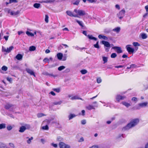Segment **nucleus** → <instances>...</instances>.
I'll list each match as a JSON object with an SVG mask.
<instances>
[{
    "mask_svg": "<svg viewBox=\"0 0 148 148\" xmlns=\"http://www.w3.org/2000/svg\"><path fill=\"white\" fill-rule=\"evenodd\" d=\"M139 122V120L138 119H135L131 121L125 127L123 128V130H127L134 127Z\"/></svg>",
    "mask_w": 148,
    "mask_h": 148,
    "instance_id": "obj_1",
    "label": "nucleus"
},
{
    "mask_svg": "<svg viewBox=\"0 0 148 148\" xmlns=\"http://www.w3.org/2000/svg\"><path fill=\"white\" fill-rule=\"evenodd\" d=\"M101 42L104 45L106 51V52H108L110 48V44L109 42H108L104 40L102 41Z\"/></svg>",
    "mask_w": 148,
    "mask_h": 148,
    "instance_id": "obj_2",
    "label": "nucleus"
},
{
    "mask_svg": "<svg viewBox=\"0 0 148 148\" xmlns=\"http://www.w3.org/2000/svg\"><path fill=\"white\" fill-rule=\"evenodd\" d=\"M125 12V10L123 9L120 11L117 14V16L119 19H121L124 16Z\"/></svg>",
    "mask_w": 148,
    "mask_h": 148,
    "instance_id": "obj_3",
    "label": "nucleus"
},
{
    "mask_svg": "<svg viewBox=\"0 0 148 148\" xmlns=\"http://www.w3.org/2000/svg\"><path fill=\"white\" fill-rule=\"evenodd\" d=\"M131 46V45H127L125 47L127 51L129 53H133L134 51V48H132L130 47Z\"/></svg>",
    "mask_w": 148,
    "mask_h": 148,
    "instance_id": "obj_4",
    "label": "nucleus"
},
{
    "mask_svg": "<svg viewBox=\"0 0 148 148\" xmlns=\"http://www.w3.org/2000/svg\"><path fill=\"white\" fill-rule=\"evenodd\" d=\"M60 148H70V146L62 142H60L59 144Z\"/></svg>",
    "mask_w": 148,
    "mask_h": 148,
    "instance_id": "obj_5",
    "label": "nucleus"
},
{
    "mask_svg": "<svg viewBox=\"0 0 148 148\" xmlns=\"http://www.w3.org/2000/svg\"><path fill=\"white\" fill-rule=\"evenodd\" d=\"M112 49L116 50V51L117 53H121L122 52L121 48L120 47L117 46L113 47L112 48Z\"/></svg>",
    "mask_w": 148,
    "mask_h": 148,
    "instance_id": "obj_6",
    "label": "nucleus"
},
{
    "mask_svg": "<svg viewBox=\"0 0 148 148\" xmlns=\"http://www.w3.org/2000/svg\"><path fill=\"white\" fill-rule=\"evenodd\" d=\"M147 104L148 103L147 102L139 103L138 104V107L137 109H139L141 108H142L144 107H145L147 106Z\"/></svg>",
    "mask_w": 148,
    "mask_h": 148,
    "instance_id": "obj_7",
    "label": "nucleus"
},
{
    "mask_svg": "<svg viewBox=\"0 0 148 148\" xmlns=\"http://www.w3.org/2000/svg\"><path fill=\"white\" fill-rule=\"evenodd\" d=\"M26 70L27 72L30 75H33L34 77H35V75L34 73L33 70L29 68L26 69Z\"/></svg>",
    "mask_w": 148,
    "mask_h": 148,
    "instance_id": "obj_8",
    "label": "nucleus"
},
{
    "mask_svg": "<svg viewBox=\"0 0 148 148\" xmlns=\"http://www.w3.org/2000/svg\"><path fill=\"white\" fill-rule=\"evenodd\" d=\"M126 97L125 96H121L118 95L116 96V99L118 102H119L120 100H123Z\"/></svg>",
    "mask_w": 148,
    "mask_h": 148,
    "instance_id": "obj_9",
    "label": "nucleus"
},
{
    "mask_svg": "<svg viewBox=\"0 0 148 148\" xmlns=\"http://www.w3.org/2000/svg\"><path fill=\"white\" fill-rule=\"evenodd\" d=\"M78 14L80 16H83L86 14V13L84 10H78Z\"/></svg>",
    "mask_w": 148,
    "mask_h": 148,
    "instance_id": "obj_10",
    "label": "nucleus"
},
{
    "mask_svg": "<svg viewBox=\"0 0 148 148\" xmlns=\"http://www.w3.org/2000/svg\"><path fill=\"white\" fill-rule=\"evenodd\" d=\"M97 107V106L96 105V106H93L92 105H89L88 106L86 107V108L88 109V110H90L91 109H94L95 108L94 107Z\"/></svg>",
    "mask_w": 148,
    "mask_h": 148,
    "instance_id": "obj_11",
    "label": "nucleus"
},
{
    "mask_svg": "<svg viewBox=\"0 0 148 148\" xmlns=\"http://www.w3.org/2000/svg\"><path fill=\"white\" fill-rule=\"evenodd\" d=\"M13 48L14 47L13 46H10L9 48H7L6 49H5V52H6L7 53H9Z\"/></svg>",
    "mask_w": 148,
    "mask_h": 148,
    "instance_id": "obj_12",
    "label": "nucleus"
},
{
    "mask_svg": "<svg viewBox=\"0 0 148 148\" xmlns=\"http://www.w3.org/2000/svg\"><path fill=\"white\" fill-rule=\"evenodd\" d=\"M23 56L20 54H18L15 57V58L18 60H22Z\"/></svg>",
    "mask_w": 148,
    "mask_h": 148,
    "instance_id": "obj_13",
    "label": "nucleus"
},
{
    "mask_svg": "<svg viewBox=\"0 0 148 148\" xmlns=\"http://www.w3.org/2000/svg\"><path fill=\"white\" fill-rule=\"evenodd\" d=\"M26 130V128L24 126H22L20 127L19 132H20L22 133L24 132Z\"/></svg>",
    "mask_w": 148,
    "mask_h": 148,
    "instance_id": "obj_14",
    "label": "nucleus"
},
{
    "mask_svg": "<svg viewBox=\"0 0 148 148\" xmlns=\"http://www.w3.org/2000/svg\"><path fill=\"white\" fill-rule=\"evenodd\" d=\"M57 57L58 58L59 60H61L62 59L63 57V54L61 53H59L57 54Z\"/></svg>",
    "mask_w": 148,
    "mask_h": 148,
    "instance_id": "obj_15",
    "label": "nucleus"
},
{
    "mask_svg": "<svg viewBox=\"0 0 148 148\" xmlns=\"http://www.w3.org/2000/svg\"><path fill=\"white\" fill-rule=\"evenodd\" d=\"M98 37L99 39H103L105 40H107L108 38L106 36H102L101 34H100L98 36Z\"/></svg>",
    "mask_w": 148,
    "mask_h": 148,
    "instance_id": "obj_16",
    "label": "nucleus"
},
{
    "mask_svg": "<svg viewBox=\"0 0 148 148\" xmlns=\"http://www.w3.org/2000/svg\"><path fill=\"white\" fill-rule=\"evenodd\" d=\"M76 116V115L74 114H70L68 116L69 120H70L71 119L75 117Z\"/></svg>",
    "mask_w": 148,
    "mask_h": 148,
    "instance_id": "obj_17",
    "label": "nucleus"
},
{
    "mask_svg": "<svg viewBox=\"0 0 148 148\" xmlns=\"http://www.w3.org/2000/svg\"><path fill=\"white\" fill-rule=\"evenodd\" d=\"M20 13L19 11H17L16 12L12 11V12H11V15L12 16H15L18 15Z\"/></svg>",
    "mask_w": 148,
    "mask_h": 148,
    "instance_id": "obj_18",
    "label": "nucleus"
},
{
    "mask_svg": "<svg viewBox=\"0 0 148 148\" xmlns=\"http://www.w3.org/2000/svg\"><path fill=\"white\" fill-rule=\"evenodd\" d=\"M43 74L47 76H49L50 77H55V75H53V74H49L46 72L43 73Z\"/></svg>",
    "mask_w": 148,
    "mask_h": 148,
    "instance_id": "obj_19",
    "label": "nucleus"
},
{
    "mask_svg": "<svg viewBox=\"0 0 148 148\" xmlns=\"http://www.w3.org/2000/svg\"><path fill=\"white\" fill-rule=\"evenodd\" d=\"M71 99L72 100H75V99H81L82 100H83L81 98H79L77 96H74L73 97H72L71 98Z\"/></svg>",
    "mask_w": 148,
    "mask_h": 148,
    "instance_id": "obj_20",
    "label": "nucleus"
},
{
    "mask_svg": "<svg viewBox=\"0 0 148 148\" xmlns=\"http://www.w3.org/2000/svg\"><path fill=\"white\" fill-rule=\"evenodd\" d=\"M7 146L5 144L2 143H0V148H6Z\"/></svg>",
    "mask_w": 148,
    "mask_h": 148,
    "instance_id": "obj_21",
    "label": "nucleus"
},
{
    "mask_svg": "<svg viewBox=\"0 0 148 148\" xmlns=\"http://www.w3.org/2000/svg\"><path fill=\"white\" fill-rule=\"evenodd\" d=\"M53 1L51 0H47L42 1L41 3H51L53 2Z\"/></svg>",
    "mask_w": 148,
    "mask_h": 148,
    "instance_id": "obj_22",
    "label": "nucleus"
},
{
    "mask_svg": "<svg viewBox=\"0 0 148 148\" xmlns=\"http://www.w3.org/2000/svg\"><path fill=\"white\" fill-rule=\"evenodd\" d=\"M120 28L119 27H117L113 29V31L118 33L120 30Z\"/></svg>",
    "mask_w": 148,
    "mask_h": 148,
    "instance_id": "obj_23",
    "label": "nucleus"
},
{
    "mask_svg": "<svg viewBox=\"0 0 148 148\" xmlns=\"http://www.w3.org/2000/svg\"><path fill=\"white\" fill-rule=\"evenodd\" d=\"M88 38L91 40H97V39L94 37H93L92 35H88Z\"/></svg>",
    "mask_w": 148,
    "mask_h": 148,
    "instance_id": "obj_24",
    "label": "nucleus"
},
{
    "mask_svg": "<svg viewBox=\"0 0 148 148\" xmlns=\"http://www.w3.org/2000/svg\"><path fill=\"white\" fill-rule=\"evenodd\" d=\"M40 6V4L39 3H35L34 4V7L36 8H39Z\"/></svg>",
    "mask_w": 148,
    "mask_h": 148,
    "instance_id": "obj_25",
    "label": "nucleus"
},
{
    "mask_svg": "<svg viewBox=\"0 0 148 148\" xmlns=\"http://www.w3.org/2000/svg\"><path fill=\"white\" fill-rule=\"evenodd\" d=\"M66 13L67 15L73 17V13L70 11H67Z\"/></svg>",
    "mask_w": 148,
    "mask_h": 148,
    "instance_id": "obj_26",
    "label": "nucleus"
},
{
    "mask_svg": "<svg viewBox=\"0 0 148 148\" xmlns=\"http://www.w3.org/2000/svg\"><path fill=\"white\" fill-rule=\"evenodd\" d=\"M12 106V105L10 104H7L5 106V108L6 109H10Z\"/></svg>",
    "mask_w": 148,
    "mask_h": 148,
    "instance_id": "obj_27",
    "label": "nucleus"
},
{
    "mask_svg": "<svg viewBox=\"0 0 148 148\" xmlns=\"http://www.w3.org/2000/svg\"><path fill=\"white\" fill-rule=\"evenodd\" d=\"M26 34L28 36L32 37L34 36V34L33 33L28 31L26 32Z\"/></svg>",
    "mask_w": 148,
    "mask_h": 148,
    "instance_id": "obj_28",
    "label": "nucleus"
},
{
    "mask_svg": "<svg viewBox=\"0 0 148 148\" xmlns=\"http://www.w3.org/2000/svg\"><path fill=\"white\" fill-rule=\"evenodd\" d=\"M76 21L77 23H78V24L82 27H83V23L82 21H79L77 19L75 20Z\"/></svg>",
    "mask_w": 148,
    "mask_h": 148,
    "instance_id": "obj_29",
    "label": "nucleus"
},
{
    "mask_svg": "<svg viewBox=\"0 0 148 148\" xmlns=\"http://www.w3.org/2000/svg\"><path fill=\"white\" fill-rule=\"evenodd\" d=\"M52 60V58H50L49 59H48L47 58H45L43 60V61L44 62H49V60Z\"/></svg>",
    "mask_w": 148,
    "mask_h": 148,
    "instance_id": "obj_30",
    "label": "nucleus"
},
{
    "mask_svg": "<svg viewBox=\"0 0 148 148\" xmlns=\"http://www.w3.org/2000/svg\"><path fill=\"white\" fill-rule=\"evenodd\" d=\"M36 49V47L34 46H31L29 47V50L31 51H34Z\"/></svg>",
    "mask_w": 148,
    "mask_h": 148,
    "instance_id": "obj_31",
    "label": "nucleus"
},
{
    "mask_svg": "<svg viewBox=\"0 0 148 148\" xmlns=\"http://www.w3.org/2000/svg\"><path fill=\"white\" fill-rule=\"evenodd\" d=\"M5 12H7L8 14H11V12H12V11H11V10L8 8H5Z\"/></svg>",
    "mask_w": 148,
    "mask_h": 148,
    "instance_id": "obj_32",
    "label": "nucleus"
},
{
    "mask_svg": "<svg viewBox=\"0 0 148 148\" xmlns=\"http://www.w3.org/2000/svg\"><path fill=\"white\" fill-rule=\"evenodd\" d=\"M122 103L123 105L127 107H129L130 106V103H128L125 102H122Z\"/></svg>",
    "mask_w": 148,
    "mask_h": 148,
    "instance_id": "obj_33",
    "label": "nucleus"
},
{
    "mask_svg": "<svg viewBox=\"0 0 148 148\" xmlns=\"http://www.w3.org/2000/svg\"><path fill=\"white\" fill-rule=\"evenodd\" d=\"M42 129L44 130H48L49 129V127L47 125L45 126L42 127Z\"/></svg>",
    "mask_w": 148,
    "mask_h": 148,
    "instance_id": "obj_34",
    "label": "nucleus"
},
{
    "mask_svg": "<svg viewBox=\"0 0 148 148\" xmlns=\"http://www.w3.org/2000/svg\"><path fill=\"white\" fill-rule=\"evenodd\" d=\"M5 124L2 123L0 124V129L5 128Z\"/></svg>",
    "mask_w": 148,
    "mask_h": 148,
    "instance_id": "obj_35",
    "label": "nucleus"
},
{
    "mask_svg": "<svg viewBox=\"0 0 148 148\" xmlns=\"http://www.w3.org/2000/svg\"><path fill=\"white\" fill-rule=\"evenodd\" d=\"M33 139V138L32 137H31L30 138H29L27 141V143L29 144H30L31 143V140H32Z\"/></svg>",
    "mask_w": 148,
    "mask_h": 148,
    "instance_id": "obj_36",
    "label": "nucleus"
},
{
    "mask_svg": "<svg viewBox=\"0 0 148 148\" xmlns=\"http://www.w3.org/2000/svg\"><path fill=\"white\" fill-rule=\"evenodd\" d=\"M67 55L66 54H64V56H63L62 60L63 61H65L67 58Z\"/></svg>",
    "mask_w": 148,
    "mask_h": 148,
    "instance_id": "obj_37",
    "label": "nucleus"
},
{
    "mask_svg": "<svg viewBox=\"0 0 148 148\" xmlns=\"http://www.w3.org/2000/svg\"><path fill=\"white\" fill-rule=\"evenodd\" d=\"M102 58L104 62V64H105V63L107 62L108 61V58L107 57L103 56L102 57Z\"/></svg>",
    "mask_w": 148,
    "mask_h": 148,
    "instance_id": "obj_38",
    "label": "nucleus"
},
{
    "mask_svg": "<svg viewBox=\"0 0 148 148\" xmlns=\"http://www.w3.org/2000/svg\"><path fill=\"white\" fill-rule=\"evenodd\" d=\"M141 37L143 39H145L147 38V36L145 34L143 33L141 34Z\"/></svg>",
    "mask_w": 148,
    "mask_h": 148,
    "instance_id": "obj_39",
    "label": "nucleus"
},
{
    "mask_svg": "<svg viewBox=\"0 0 148 148\" xmlns=\"http://www.w3.org/2000/svg\"><path fill=\"white\" fill-rule=\"evenodd\" d=\"M80 72L82 74H85L87 73V71L85 69H83L80 71Z\"/></svg>",
    "mask_w": 148,
    "mask_h": 148,
    "instance_id": "obj_40",
    "label": "nucleus"
},
{
    "mask_svg": "<svg viewBox=\"0 0 148 148\" xmlns=\"http://www.w3.org/2000/svg\"><path fill=\"white\" fill-rule=\"evenodd\" d=\"M65 68V66H60V67H59L58 68V70H59L60 71H61L64 69Z\"/></svg>",
    "mask_w": 148,
    "mask_h": 148,
    "instance_id": "obj_41",
    "label": "nucleus"
},
{
    "mask_svg": "<svg viewBox=\"0 0 148 148\" xmlns=\"http://www.w3.org/2000/svg\"><path fill=\"white\" fill-rule=\"evenodd\" d=\"M45 115L44 114L42 113H38L37 114V116L38 118L41 117Z\"/></svg>",
    "mask_w": 148,
    "mask_h": 148,
    "instance_id": "obj_42",
    "label": "nucleus"
},
{
    "mask_svg": "<svg viewBox=\"0 0 148 148\" xmlns=\"http://www.w3.org/2000/svg\"><path fill=\"white\" fill-rule=\"evenodd\" d=\"M49 16L47 15H45V21L46 23H48L49 22Z\"/></svg>",
    "mask_w": 148,
    "mask_h": 148,
    "instance_id": "obj_43",
    "label": "nucleus"
},
{
    "mask_svg": "<svg viewBox=\"0 0 148 148\" xmlns=\"http://www.w3.org/2000/svg\"><path fill=\"white\" fill-rule=\"evenodd\" d=\"M1 69L2 70L4 71H6L7 70L8 68L6 66H3L2 67Z\"/></svg>",
    "mask_w": 148,
    "mask_h": 148,
    "instance_id": "obj_44",
    "label": "nucleus"
},
{
    "mask_svg": "<svg viewBox=\"0 0 148 148\" xmlns=\"http://www.w3.org/2000/svg\"><path fill=\"white\" fill-rule=\"evenodd\" d=\"M117 56V55L116 53H113L111 55V57L112 58H115Z\"/></svg>",
    "mask_w": 148,
    "mask_h": 148,
    "instance_id": "obj_45",
    "label": "nucleus"
},
{
    "mask_svg": "<svg viewBox=\"0 0 148 148\" xmlns=\"http://www.w3.org/2000/svg\"><path fill=\"white\" fill-rule=\"evenodd\" d=\"M133 45L135 47L140 46V44H139L138 42H133Z\"/></svg>",
    "mask_w": 148,
    "mask_h": 148,
    "instance_id": "obj_46",
    "label": "nucleus"
},
{
    "mask_svg": "<svg viewBox=\"0 0 148 148\" xmlns=\"http://www.w3.org/2000/svg\"><path fill=\"white\" fill-rule=\"evenodd\" d=\"M94 46L95 48L98 49L99 48V41L97 42L94 45Z\"/></svg>",
    "mask_w": 148,
    "mask_h": 148,
    "instance_id": "obj_47",
    "label": "nucleus"
},
{
    "mask_svg": "<svg viewBox=\"0 0 148 148\" xmlns=\"http://www.w3.org/2000/svg\"><path fill=\"white\" fill-rule=\"evenodd\" d=\"M110 32V30L107 29H105L104 31V32L107 34L109 33Z\"/></svg>",
    "mask_w": 148,
    "mask_h": 148,
    "instance_id": "obj_48",
    "label": "nucleus"
},
{
    "mask_svg": "<svg viewBox=\"0 0 148 148\" xmlns=\"http://www.w3.org/2000/svg\"><path fill=\"white\" fill-rule=\"evenodd\" d=\"M63 138L60 136H58L57 138V140L59 141H62Z\"/></svg>",
    "mask_w": 148,
    "mask_h": 148,
    "instance_id": "obj_49",
    "label": "nucleus"
},
{
    "mask_svg": "<svg viewBox=\"0 0 148 148\" xmlns=\"http://www.w3.org/2000/svg\"><path fill=\"white\" fill-rule=\"evenodd\" d=\"M26 129H29L30 128V126L29 124H25L24 126Z\"/></svg>",
    "mask_w": 148,
    "mask_h": 148,
    "instance_id": "obj_50",
    "label": "nucleus"
},
{
    "mask_svg": "<svg viewBox=\"0 0 148 148\" xmlns=\"http://www.w3.org/2000/svg\"><path fill=\"white\" fill-rule=\"evenodd\" d=\"M7 128L8 130L10 131L12 129V127L11 125H8L7 126Z\"/></svg>",
    "mask_w": 148,
    "mask_h": 148,
    "instance_id": "obj_51",
    "label": "nucleus"
},
{
    "mask_svg": "<svg viewBox=\"0 0 148 148\" xmlns=\"http://www.w3.org/2000/svg\"><path fill=\"white\" fill-rule=\"evenodd\" d=\"M9 146L13 148H15V146L14 144L12 143H10L9 144Z\"/></svg>",
    "mask_w": 148,
    "mask_h": 148,
    "instance_id": "obj_52",
    "label": "nucleus"
},
{
    "mask_svg": "<svg viewBox=\"0 0 148 148\" xmlns=\"http://www.w3.org/2000/svg\"><path fill=\"white\" fill-rule=\"evenodd\" d=\"M102 80L100 78H98L97 79V82L98 83H100L101 82Z\"/></svg>",
    "mask_w": 148,
    "mask_h": 148,
    "instance_id": "obj_53",
    "label": "nucleus"
},
{
    "mask_svg": "<svg viewBox=\"0 0 148 148\" xmlns=\"http://www.w3.org/2000/svg\"><path fill=\"white\" fill-rule=\"evenodd\" d=\"M84 141V139L83 137H82L80 138L78 140V142H81Z\"/></svg>",
    "mask_w": 148,
    "mask_h": 148,
    "instance_id": "obj_54",
    "label": "nucleus"
},
{
    "mask_svg": "<svg viewBox=\"0 0 148 148\" xmlns=\"http://www.w3.org/2000/svg\"><path fill=\"white\" fill-rule=\"evenodd\" d=\"M79 0H77L75 2L73 3V4L75 5H78L79 4Z\"/></svg>",
    "mask_w": 148,
    "mask_h": 148,
    "instance_id": "obj_55",
    "label": "nucleus"
},
{
    "mask_svg": "<svg viewBox=\"0 0 148 148\" xmlns=\"http://www.w3.org/2000/svg\"><path fill=\"white\" fill-rule=\"evenodd\" d=\"M131 67L132 68H136L137 67V65L135 64H132L130 65Z\"/></svg>",
    "mask_w": 148,
    "mask_h": 148,
    "instance_id": "obj_56",
    "label": "nucleus"
},
{
    "mask_svg": "<svg viewBox=\"0 0 148 148\" xmlns=\"http://www.w3.org/2000/svg\"><path fill=\"white\" fill-rule=\"evenodd\" d=\"M10 3H17V0H10L9 1Z\"/></svg>",
    "mask_w": 148,
    "mask_h": 148,
    "instance_id": "obj_57",
    "label": "nucleus"
},
{
    "mask_svg": "<svg viewBox=\"0 0 148 148\" xmlns=\"http://www.w3.org/2000/svg\"><path fill=\"white\" fill-rule=\"evenodd\" d=\"M62 103V101H56V105H60Z\"/></svg>",
    "mask_w": 148,
    "mask_h": 148,
    "instance_id": "obj_58",
    "label": "nucleus"
},
{
    "mask_svg": "<svg viewBox=\"0 0 148 148\" xmlns=\"http://www.w3.org/2000/svg\"><path fill=\"white\" fill-rule=\"evenodd\" d=\"M61 88H56V92L59 93L60 91Z\"/></svg>",
    "mask_w": 148,
    "mask_h": 148,
    "instance_id": "obj_59",
    "label": "nucleus"
},
{
    "mask_svg": "<svg viewBox=\"0 0 148 148\" xmlns=\"http://www.w3.org/2000/svg\"><path fill=\"white\" fill-rule=\"evenodd\" d=\"M77 47V50L80 49V50H83V49H86V48H85V47L80 48V47H76L75 48L76 49Z\"/></svg>",
    "mask_w": 148,
    "mask_h": 148,
    "instance_id": "obj_60",
    "label": "nucleus"
},
{
    "mask_svg": "<svg viewBox=\"0 0 148 148\" xmlns=\"http://www.w3.org/2000/svg\"><path fill=\"white\" fill-rule=\"evenodd\" d=\"M86 123V121L85 120H82L81 121V124L83 125L85 124Z\"/></svg>",
    "mask_w": 148,
    "mask_h": 148,
    "instance_id": "obj_61",
    "label": "nucleus"
},
{
    "mask_svg": "<svg viewBox=\"0 0 148 148\" xmlns=\"http://www.w3.org/2000/svg\"><path fill=\"white\" fill-rule=\"evenodd\" d=\"M87 0L91 3H95L96 2V0Z\"/></svg>",
    "mask_w": 148,
    "mask_h": 148,
    "instance_id": "obj_62",
    "label": "nucleus"
},
{
    "mask_svg": "<svg viewBox=\"0 0 148 148\" xmlns=\"http://www.w3.org/2000/svg\"><path fill=\"white\" fill-rule=\"evenodd\" d=\"M132 101H137V98L136 97H134L132 98Z\"/></svg>",
    "mask_w": 148,
    "mask_h": 148,
    "instance_id": "obj_63",
    "label": "nucleus"
},
{
    "mask_svg": "<svg viewBox=\"0 0 148 148\" xmlns=\"http://www.w3.org/2000/svg\"><path fill=\"white\" fill-rule=\"evenodd\" d=\"M115 7L116 8L118 9L119 10L120 9V6L118 4H116L115 5Z\"/></svg>",
    "mask_w": 148,
    "mask_h": 148,
    "instance_id": "obj_64",
    "label": "nucleus"
}]
</instances>
